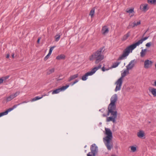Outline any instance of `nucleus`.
Listing matches in <instances>:
<instances>
[{"instance_id": "nucleus-1", "label": "nucleus", "mask_w": 156, "mask_h": 156, "mask_svg": "<svg viewBox=\"0 0 156 156\" xmlns=\"http://www.w3.org/2000/svg\"><path fill=\"white\" fill-rule=\"evenodd\" d=\"M118 100L117 94H115L111 97L110 103L108 107L107 115H110L106 119L107 122L112 121L114 123L116 122V119L117 116V112L116 111L115 103Z\"/></svg>"}, {"instance_id": "nucleus-2", "label": "nucleus", "mask_w": 156, "mask_h": 156, "mask_svg": "<svg viewBox=\"0 0 156 156\" xmlns=\"http://www.w3.org/2000/svg\"><path fill=\"white\" fill-rule=\"evenodd\" d=\"M149 37V36H148L142 38L136 42L128 46L123 51L122 55L119 57L118 60H120L126 58L130 52H132V51L137 46L142 44L143 41L147 40Z\"/></svg>"}, {"instance_id": "nucleus-3", "label": "nucleus", "mask_w": 156, "mask_h": 156, "mask_svg": "<svg viewBox=\"0 0 156 156\" xmlns=\"http://www.w3.org/2000/svg\"><path fill=\"white\" fill-rule=\"evenodd\" d=\"M105 134L107 136L103 138V142L108 150H111L113 148L112 142V133L109 128H105Z\"/></svg>"}, {"instance_id": "nucleus-4", "label": "nucleus", "mask_w": 156, "mask_h": 156, "mask_svg": "<svg viewBox=\"0 0 156 156\" xmlns=\"http://www.w3.org/2000/svg\"><path fill=\"white\" fill-rule=\"evenodd\" d=\"M103 49V48H101L96 51L94 52L90 57V60L91 61L95 59V63L98 64L103 59L104 56L103 55L101 54Z\"/></svg>"}, {"instance_id": "nucleus-5", "label": "nucleus", "mask_w": 156, "mask_h": 156, "mask_svg": "<svg viewBox=\"0 0 156 156\" xmlns=\"http://www.w3.org/2000/svg\"><path fill=\"white\" fill-rule=\"evenodd\" d=\"M129 70L126 68V69L124 70L123 72L121 73V76L117 81L115 83L116 84V87L115 89V91H117L120 90L122 83V79L125 77L127 74L129 73Z\"/></svg>"}, {"instance_id": "nucleus-6", "label": "nucleus", "mask_w": 156, "mask_h": 156, "mask_svg": "<svg viewBox=\"0 0 156 156\" xmlns=\"http://www.w3.org/2000/svg\"><path fill=\"white\" fill-rule=\"evenodd\" d=\"M101 66V65L100 64L97 67H95L93 68L90 71L87 73L83 75L82 77V80L83 81L86 80L88 76L93 75L98 69L100 68Z\"/></svg>"}, {"instance_id": "nucleus-7", "label": "nucleus", "mask_w": 156, "mask_h": 156, "mask_svg": "<svg viewBox=\"0 0 156 156\" xmlns=\"http://www.w3.org/2000/svg\"><path fill=\"white\" fill-rule=\"evenodd\" d=\"M91 152L87 154V156H95L98 152V147L95 144H92L90 147Z\"/></svg>"}, {"instance_id": "nucleus-8", "label": "nucleus", "mask_w": 156, "mask_h": 156, "mask_svg": "<svg viewBox=\"0 0 156 156\" xmlns=\"http://www.w3.org/2000/svg\"><path fill=\"white\" fill-rule=\"evenodd\" d=\"M20 94V92L19 91H17L14 93L12 94L5 98L6 101V102H8L11 101L19 95Z\"/></svg>"}, {"instance_id": "nucleus-9", "label": "nucleus", "mask_w": 156, "mask_h": 156, "mask_svg": "<svg viewBox=\"0 0 156 156\" xmlns=\"http://www.w3.org/2000/svg\"><path fill=\"white\" fill-rule=\"evenodd\" d=\"M69 86V85H66L65 86H63L60 88H59L53 91L52 92V94H57L59 93L60 92L64 91L66 90L67 88Z\"/></svg>"}, {"instance_id": "nucleus-10", "label": "nucleus", "mask_w": 156, "mask_h": 156, "mask_svg": "<svg viewBox=\"0 0 156 156\" xmlns=\"http://www.w3.org/2000/svg\"><path fill=\"white\" fill-rule=\"evenodd\" d=\"M135 63L136 61L135 59L131 60L126 66V68L129 70L132 69L134 67Z\"/></svg>"}, {"instance_id": "nucleus-11", "label": "nucleus", "mask_w": 156, "mask_h": 156, "mask_svg": "<svg viewBox=\"0 0 156 156\" xmlns=\"http://www.w3.org/2000/svg\"><path fill=\"white\" fill-rule=\"evenodd\" d=\"M152 63L151 61L147 59L145 60L144 62V67L145 69H148L151 67L152 66Z\"/></svg>"}, {"instance_id": "nucleus-12", "label": "nucleus", "mask_w": 156, "mask_h": 156, "mask_svg": "<svg viewBox=\"0 0 156 156\" xmlns=\"http://www.w3.org/2000/svg\"><path fill=\"white\" fill-rule=\"evenodd\" d=\"M79 76V74L78 73L71 76H70L68 78V81L69 82L71 81L72 80L78 77Z\"/></svg>"}, {"instance_id": "nucleus-13", "label": "nucleus", "mask_w": 156, "mask_h": 156, "mask_svg": "<svg viewBox=\"0 0 156 156\" xmlns=\"http://www.w3.org/2000/svg\"><path fill=\"white\" fill-rule=\"evenodd\" d=\"M147 6V4L142 5L140 6V9L143 11H146L148 9Z\"/></svg>"}, {"instance_id": "nucleus-14", "label": "nucleus", "mask_w": 156, "mask_h": 156, "mask_svg": "<svg viewBox=\"0 0 156 156\" xmlns=\"http://www.w3.org/2000/svg\"><path fill=\"white\" fill-rule=\"evenodd\" d=\"M13 110V108H12H12H9V109H8V110H7L6 111H5L4 112L0 113V117L2 116L6 115L7 114H8V113L9 112L11 111L12 110Z\"/></svg>"}, {"instance_id": "nucleus-15", "label": "nucleus", "mask_w": 156, "mask_h": 156, "mask_svg": "<svg viewBox=\"0 0 156 156\" xmlns=\"http://www.w3.org/2000/svg\"><path fill=\"white\" fill-rule=\"evenodd\" d=\"M108 28L106 26H104L102 27L101 31L103 34H105L108 33Z\"/></svg>"}, {"instance_id": "nucleus-16", "label": "nucleus", "mask_w": 156, "mask_h": 156, "mask_svg": "<svg viewBox=\"0 0 156 156\" xmlns=\"http://www.w3.org/2000/svg\"><path fill=\"white\" fill-rule=\"evenodd\" d=\"M141 21L140 20L139 21L136 22V21H134L133 23L131 24H129V26H131L132 28L134 27L135 26H136L140 24Z\"/></svg>"}, {"instance_id": "nucleus-17", "label": "nucleus", "mask_w": 156, "mask_h": 156, "mask_svg": "<svg viewBox=\"0 0 156 156\" xmlns=\"http://www.w3.org/2000/svg\"><path fill=\"white\" fill-rule=\"evenodd\" d=\"M149 90L154 97H156V89L154 88H149Z\"/></svg>"}, {"instance_id": "nucleus-18", "label": "nucleus", "mask_w": 156, "mask_h": 156, "mask_svg": "<svg viewBox=\"0 0 156 156\" xmlns=\"http://www.w3.org/2000/svg\"><path fill=\"white\" fill-rule=\"evenodd\" d=\"M137 135L139 138H142L144 136V133L143 131L140 130L137 133Z\"/></svg>"}, {"instance_id": "nucleus-19", "label": "nucleus", "mask_w": 156, "mask_h": 156, "mask_svg": "<svg viewBox=\"0 0 156 156\" xmlns=\"http://www.w3.org/2000/svg\"><path fill=\"white\" fill-rule=\"evenodd\" d=\"M147 50L146 49H142L140 52V56L141 57H144L145 55Z\"/></svg>"}, {"instance_id": "nucleus-20", "label": "nucleus", "mask_w": 156, "mask_h": 156, "mask_svg": "<svg viewBox=\"0 0 156 156\" xmlns=\"http://www.w3.org/2000/svg\"><path fill=\"white\" fill-rule=\"evenodd\" d=\"M65 58V56L63 54H61L59 55L58 56L56 57V59L58 60H61L64 59Z\"/></svg>"}, {"instance_id": "nucleus-21", "label": "nucleus", "mask_w": 156, "mask_h": 156, "mask_svg": "<svg viewBox=\"0 0 156 156\" xmlns=\"http://www.w3.org/2000/svg\"><path fill=\"white\" fill-rule=\"evenodd\" d=\"M130 31L128 32V33L126 34L123 36L122 39V40L124 41L126 40L130 36Z\"/></svg>"}, {"instance_id": "nucleus-22", "label": "nucleus", "mask_w": 156, "mask_h": 156, "mask_svg": "<svg viewBox=\"0 0 156 156\" xmlns=\"http://www.w3.org/2000/svg\"><path fill=\"white\" fill-rule=\"evenodd\" d=\"M55 69L54 68L48 69L47 70V73L48 74H50L53 73L54 72Z\"/></svg>"}, {"instance_id": "nucleus-23", "label": "nucleus", "mask_w": 156, "mask_h": 156, "mask_svg": "<svg viewBox=\"0 0 156 156\" xmlns=\"http://www.w3.org/2000/svg\"><path fill=\"white\" fill-rule=\"evenodd\" d=\"M120 63V62H115L113 64V65L112 66V68H116L118 66L119 64Z\"/></svg>"}, {"instance_id": "nucleus-24", "label": "nucleus", "mask_w": 156, "mask_h": 156, "mask_svg": "<svg viewBox=\"0 0 156 156\" xmlns=\"http://www.w3.org/2000/svg\"><path fill=\"white\" fill-rule=\"evenodd\" d=\"M61 36V35L60 34H57L55 36V41L57 42L58 41L60 38Z\"/></svg>"}, {"instance_id": "nucleus-25", "label": "nucleus", "mask_w": 156, "mask_h": 156, "mask_svg": "<svg viewBox=\"0 0 156 156\" xmlns=\"http://www.w3.org/2000/svg\"><path fill=\"white\" fill-rule=\"evenodd\" d=\"M126 12L127 13H134V9L131 8L130 9H128L126 10Z\"/></svg>"}, {"instance_id": "nucleus-26", "label": "nucleus", "mask_w": 156, "mask_h": 156, "mask_svg": "<svg viewBox=\"0 0 156 156\" xmlns=\"http://www.w3.org/2000/svg\"><path fill=\"white\" fill-rule=\"evenodd\" d=\"M42 98V97H39V96H36V97H34V98H33L31 100V101H35L36 100L40 99Z\"/></svg>"}, {"instance_id": "nucleus-27", "label": "nucleus", "mask_w": 156, "mask_h": 156, "mask_svg": "<svg viewBox=\"0 0 156 156\" xmlns=\"http://www.w3.org/2000/svg\"><path fill=\"white\" fill-rule=\"evenodd\" d=\"M94 12H95V9H94V8L92 9H91V10L90 11V16H91V17H92L93 16L94 14Z\"/></svg>"}, {"instance_id": "nucleus-28", "label": "nucleus", "mask_w": 156, "mask_h": 156, "mask_svg": "<svg viewBox=\"0 0 156 156\" xmlns=\"http://www.w3.org/2000/svg\"><path fill=\"white\" fill-rule=\"evenodd\" d=\"M147 2L149 3L153 4L156 2V0H148Z\"/></svg>"}, {"instance_id": "nucleus-29", "label": "nucleus", "mask_w": 156, "mask_h": 156, "mask_svg": "<svg viewBox=\"0 0 156 156\" xmlns=\"http://www.w3.org/2000/svg\"><path fill=\"white\" fill-rule=\"evenodd\" d=\"M131 150L133 152H135L136 150V147H135L132 146L130 147Z\"/></svg>"}, {"instance_id": "nucleus-30", "label": "nucleus", "mask_w": 156, "mask_h": 156, "mask_svg": "<svg viewBox=\"0 0 156 156\" xmlns=\"http://www.w3.org/2000/svg\"><path fill=\"white\" fill-rule=\"evenodd\" d=\"M51 54L48 53V55L44 57V60L45 61L47 60L49 58V56H50Z\"/></svg>"}, {"instance_id": "nucleus-31", "label": "nucleus", "mask_w": 156, "mask_h": 156, "mask_svg": "<svg viewBox=\"0 0 156 156\" xmlns=\"http://www.w3.org/2000/svg\"><path fill=\"white\" fill-rule=\"evenodd\" d=\"M9 76H6L5 77H3L1 78L3 80V82L4 81L6 80L7 79H8L9 78Z\"/></svg>"}, {"instance_id": "nucleus-32", "label": "nucleus", "mask_w": 156, "mask_h": 156, "mask_svg": "<svg viewBox=\"0 0 156 156\" xmlns=\"http://www.w3.org/2000/svg\"><path fill=\"white\" fill-rule=\"evenodd\" d=\"M151 42H150L147 43L146 44V46L147 47H149L151 46Z\"/></svg>"}, {"instance_id": "nucleus-33", "label": "nucleus", "mask_w": 156, "mask_h": 156, "mask_svg": "<svg viewBox=\"0 0 156 156\" xmlns=\"http://www.w3.org/2000/svg\"><path fill=\"white\" fill-rule=\"evenodd\" d=\"M55 47V46L53 47H51L49 49V53H50L51 54L52 51L54 49V48Z\"/></svg>"}, {"instance_id": "nucleus-34", "label": "nucleus", "mask_w": 156, "mask_h": 156, "mask_svg": "<svg viewBox=\"0 0 156 156\" xmlns=\"http://www.w3.org/2000/svg\"><path fill=\"white\" fill-rule=\"evenodd\" d=\"M20 105V104H17V105H14L12 107V108H13V109H14V108H16L17 107V106H19V105Z\"/></svg>"}, {"instance_id": "nucleus-35", "label": "nucleus", "mask_w": 156, "mask_h": 156, "mask_svg": "<svg viewBox=\"0 0 156 156\" xmlns=\"http://www.w3.org/2000/svg\"><path fill=\"white\" fill-rule=\"evenodd\" d=\"M108 69H105L104 67L102 68V70L103 71H105V70H107Z\"/></svg>"}, {"instance_id": "nucleus-36", "label": "nucleus", "mask_w": 156, "mask_h": 156, "mask_svg": "<svg viewBox=\"0 0 156 156\" xmlns=\"http://www.w3.org/2000/svg\"><path fill=\"white\" fill-rule=\"evenodd\" d=\"M79 81V80L78 79H76L75 80V81L73 82L75 84L76 83H77V82H78Z\"/></svg>"}, {"instance_id": "nucleus-37", "label": "nucleus", "mask_w": 156, "mask_h": 156, "mask_svg": "<svg viewBox=\"0 0 156 156\" xmlns=\"http://www.w3.org/2000/svg\"><path fill=\"white\" fill-rule=\"evenodd\" d=\"M28 102V101H24L22 102L21 103H20L19 104H20V105L21 104H23L24 103H27Z\"/></svg>"}, {"instance_id": "nucleus-38", "label": "nucleus", "mask_w": 156, "mask_h": 156, "mask_svg": "<svg viewBox=\"0 0 156 156\" xmlns=\"http://www.w3.org/2000/svg\"><path fill=\"white\" fill-rule=\"evenodd\" d=\"M3 82V80L1 78L0 79V84Z\"/></svg>"}, {"instance_id": "nucleus-39", "label": "nucleus", "mask_w": 156, "mask_h": 156, "mask_svg": "<svg viewBox=\"0 0 156 156\" xmlns=\"http://www.w3.org/2000/svg\"><path fill=\"white\" fill-rule=\"evenodd\" d=\"M48 94H44L43 95H42V96H41V97H42V98L43 97H44V96H48Z\"/></svg>"}, {"instance_id": "nucleus-40", "label": "nucleus", "mask_w": 156, "mask_h": 156, "mask_svg": "<svg viewBox=\"0 0 156 156\" xmlns=\"http://www.w3.org/2000/svg\"><path fill=\"white\" fill-rule=\"evenodd\" d=\"M104 110H105L104 109H101L99 110V111L101 112H103Z\"/></svg>"}, {"instance_id": "nucleus-41", "label": "nucleus", "mask_w": 156, "mask_h": 156, "mask_svg": "<svg viewBox=\"0 0 156 156\" xmlns=\"http://www.w3.org/2000/svg\"><path fill=\"white\" fill-rule=\"evenodd\" d=\"M9 57V54H8L6 55V58H8Z\"/></svg>"}, {"instance_id": "nucleus-42", "label": "nucleus", "mask_w": 156, "mask_h": 156, "mask_svg": "<svg viewBox=\"0 0 156 156\" xmlns=\"http://www.w3.org/2000/svg\"><path fill=\"white\" fill-rule=\"evenodd\" d=\"M153 85H154V86H155V87H156V81H155L154 82V84Z\"/></svg>"}, {"instance_id": "nucleus-43", "label": "nucleus", "mask_w": 156, "mask_h": 156, "mask_svg": "<svg viewBox=\"0 0 156 156\" xmlns=\"http://www.w3.org/2000/svg\"><path fill=\"white\" fill-rule=\"evenodd\" d=\"M70 85H71V86H73V85H74V84H75L74 82H73V83H70Z\"/></svg>"}, {"instance_id": "nucleus-44", "label": "nucleus", "mask_w": 156, "mask_h": 156, "mask_svg": "<svg viewBox=\"0 0 156 156\" xmlns=\"http://www.w3.org/2000/svg\"><path fill=\"white\" fill-rule=\"evenodd\" d=\"M14 53L12 54V57L13 58H14Z\"/></svg>"}, {"instance_id": "nucleus-45", "label": "nucleus", "mask_w": 156, "mask_h": 156, "mask_svg": "<svg viewBox=\"0 0 156 156\" xmlns=\"http://www.w3.org/2000/svg\"><path fill=\"white\" fill-rule=\"evenodd\" d=\"M40 38H38V40H37V43H39V41H40Z\"/></svg>"}, {"instance_id": "nucleus-46", "label": "nucleus", "mask_w": 156, "mask_h": 156, "mask_svg": "<svg viewBox=\"0 0 156 156\" xmlns=\"http://www.w3.org/2000/svg\"><path fill=\"white\" fill-rule=\"evenodd\" d=\"M103 117H106V116H107V115H106L105 114H103Z\"/></svg>"}, {"instance_id": "nucleus-47", "label": "nucleus", "mask_w": 156, "mask_h": 156, "mask_svg": "<svg viewBox=\"0 0 156 156\" xmlns=\"http://www.w3.org/2000/svg\"><path fill=\"white\" fill-rule=\"evenodd\" d=\"M155 66L156 69V63L155 64Z\"/></svg>"}, {"instance_id": "nucleus-48", "label": "nucleus", "mask_w": 156, "mask_h": 156, "mask_svg": "<svg viewBox=\"0 0 156 156\" xmlns=\"http://www.w3.org/2000/svg\"><path fill=\"white\" fill-rule=\"evenodd\" d=\"M147 31H146L145 32V33H144V34H145L147 32ZM144 35H143V36H144Z\"/></svg>"}, {"instance_id": "nucleus-49", "label": "nucleus", "mask_w": 156, "mask_h": 156, "mask_svg": "<svg viewBox=\"0 0 156 156\" xmlns=\"http://www.w3.org/2000/svg\"><path fill=\"white\" fill-rule=\"evenodd\" d=\"M105 154H108V153L106 152V153H105Z\"/></svg>"}, {"instance_id": "nucleus-50", "label": "nucleus", "mask_w": 156, "mask_h": 156, "mask_svg": "<svg viewBox=\"0 0 156 156\" xmlns=\"http://www.w3.org/2000/svg\"><path fill=\"white\" fill-rule=\"evenodd\" d=\"M86 146H86H86H85V147H86Z\"/></svg>"}]
</instances>
